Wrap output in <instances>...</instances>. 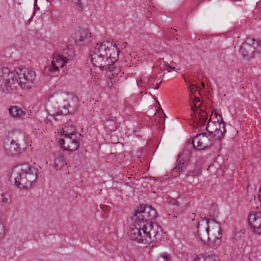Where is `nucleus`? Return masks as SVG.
I'll use <instances>...</instances> for the list:
<instances>
[{
    "mask_svg": "<svg viewBox=\"0 0 261 261\" xmlns=\"http://www.w3.org/2000/svg\"><path fill=\"white\" fill-rule=\"evenodd\" d=\"M156 217L157 213L151 205H140L132 218L134 227L130 231V239L139 243L154 242L159 236L161 228L150 220Z\"/></svg>",
    "mask_w": 261,
    "mask_h": 261,
    "instance_id": "nucleus-1",
    "label": "nucleus"
},
{
    "mask_svg": "<svg viewBox=\"0 0 261 261\" xmlns=\"http://www.w3.org/2000/svg\"><path fill=\"white\" fill-rule=\"evenodd\" d=\"M109 42L97 43L91 50V60L93 65L101 71L110 72L109 76H114L120 72L119 68H117L115 64L118 54L114 47H109Z\"/></svg>",
    "mask_w": 261,
    "mask_h": 261,
    "instance_id": "nucleus-2",
    "label": "nucleus"
},
{
    "mask_svg": "<svg viewBox=\"0 0 261 261\" xmlns=\"http://www.w3.org/2000/svg\"><path fill=\"white\" fill-rule=\"evenodd\" d=\"M38 169L25 163L15 166L12 169L10 178L20 189H28L37 179Z\"/></svg>",
    "mask_w": 261,
    "mask_h": 261,
    "instance_id": "nucleus-3",
    "label": "nucleus"
},
{
    "mask_svg": "<svg viewBox=\"0 0 261 261\" xmlns=\"http://www.w3.org/2000/svg\"><path fill=\"white\" fill-rule=\"evenodd\" d=\"M74 56V50L70 47L63 49L61 54L54 55L51 62L44 67V73L51 76H58L60 69L66 66Z\"/></svg>",
    "mask_w": 261,
    "mask_h": 261,
    "instance_id": "nucleus-4",
    "label": "nucleus"
},
{
    "mask_svg": "<svg viewBox=\"0 0 261 261\" xmlns=\"http://www.w3.org/2000/svg\"><path fill=\"white\" fill-rule=\"evenodd\" d=\"M20 84L14 70L10 71L7 67L0 69V90L5 94L16 93Z\"/></svg>",
    "mask_w": 261,
    "mask_h": 261,
    "instance_id": "nucleus-5",
    "label": "nucleus"
},
{
    "mask_svg": "<svg viewBox=\"0 0 261 261\" xmlns=\"http://www.w3.org/2000/svg\"><path fill=\"white\" fill-rule=\"evenodd\" d=\"M14 71L20 84V88L24 90L31 89L35 84L36 73L33 69L25 67H16Z\"/></svg>",
    "mask_w": 261,
    "mask_h": 261,
    "instance_id": "nucleus-6",
    "label": "nucleus"
},
{
    "mask_svg": "<svg viewBox=\"0 0 261 261\" xmlns=\"http://www.w3.org/2000/svg\"><path fill=\"white\" fill-rule=\"evenodd\" d=\"M23 133L16 132L11 137L5 139L4 148L6 152L11 155H16L20 152V143L24 140Z\"/></svg>",
    "mask_w": 261,
    "mask_h": 261,
    "instance_id": "nucleus-7",
    "label": "nucleus"
},
{
    "mask_svg": "<svg viewBox=\"0 0 261 261\" xmlns=\"http://www.w3.org/2000/svg\"><path fill=\"white\" fill-rule=\"evenodd\" d=\"M70 125V123H68L62 128L63 134L66 137V146H64V147L67 150L73 151L77 150L80 146V142L77 139V134L74 132L72 127L71 126L70 129L68 130V127Z\"/></svg>",
    "mask_w": 261,
    "mask_h": 261,
    "instance_id": "nucleus-8",
    "label": "nucleus"
},
{
    "mask_svg": "<svg viewBox=\"0 0 261 261\" xmlns=\"http://www.w3.org/2000/svg\"><path fill=\"white\" fill-rule=\"evenodd\" d=\"M206 130L209 133L210 136L214 140L220 141L226 133L225 123L222 119L217 121H209L206 127Z\"/></svg>",
    "mask_w": 261,
    "mask_h": 261,
    "instance_id": "nucleus-9",
    "label": "nucleus"
},
{
    "mask_svg": "<svg viewBox=\"0 0 261 261\" xmlns=\"http://www.w3.org/2000/svg\"><path fill=\"white\" fill-rule=\"evenodd\" d=\"M208 232L210 236L211 246L217 247L221 243V227L220 224L213 220H207Z\"/></svg>",
    "mask_w": 261,
    "mask_h": 261,
    "instance_id": "nucleus-10",
    "label": "nucleus"
},
{
    "mask_svg": "<svg viewBox=\"0 0 261 261\" xmlns=\"http://www.w3.org/2000/svg\"><path fill=\"white\" fill-rule=\"evenodd\" d=\"M208 226L206 222V219H202L201 221L198 223L197 230L195 232V235L199 241L203 243L209 242V244L211 245L210 236L208 232Z\"/></svg>",
    "mask_w": 261,
    "mask_h": 261,
    "instance_id": "nucleus-11",
    "label": "nucleus"
},
{
    "mask_svg": "<svg viewBox=\"0 0 261 261\" xmlns=\"http://www.w3.org/2000/svg\"><path fill=\"white\" fill-rule=\"evenodd\" d=\"M206 134L205 133L199 134L193 138L192 144L194 148L204 150L212 146V142Z\"/></svg>",
    "mask_w": 261,
    "mask_h": 261,
    "instance_id": "nucleus-12",
    "label": "nucleus"
},
{
    "mask_svg": "<svg viewBox=\"0 0 261 261\" xmlns=\"http://www.w3.org/2000/svg\"><path fill=\"white\" fill-rule=\"evenodd\" d=\"M248 223L252 232L261 234V212L250 214L248 217Z\"/></svg>",
    "mask_w": 261,
    "mask_h": 261,
    "instance_id": "nucleus-13",
    "label": "nucleus"
},
{
    "mask_svg": "<svg viewBox=\"0 0 261 261\" xmlns=\"http://www.w3.org/2000/svg\"><path fill=\"white\" fill-rule=\"evenodd\" d=\"M195 120L199 126H202L207 119V114L203 110L194 113Z\"/></svg>",
    "mask_w": 261,
    "mask_h": 261,
    "instance_id": "nucleus-14",
    "label": "nucleus"
},
{
    "mask_svg": "<svg viewBox=\"0 0 261 261\" xmlns=\"http://www.w3.org/2000/svg\"><path fill=\"white\" fill-rule=\"evenodd\" d=\"M9 113L12 117L17 118H22L25 115V112L21 108L16 106L11 107L9 109Z\"/></svg>",
    "mask_w": 261,
    "mask_h": 261,
    "instance_id": "nucleus-15",
    "label": "nucleus"
},
{
    "mask_svg": "<svg viewBox=\"0 0 261 261\" xmlns=\"http://www.w3.org/2000/svg\"><path fill=\"white\" fill-rule=\"evenodd\" d=\"M67 165L63 155L61 152H57L55 154L54 167L57 169H60Z\"/></svg>",
    "mask_w": 261,
    "mask_h": 261,
    "instance_id": "nucleus-16",
    "label": "nucleus"
},
{
    "mask_svg": "<svg viewBox=\"0 0 261 261\" xmlns=\"http://www.w3.org/2000/svg\"><path fill=\"white\" fill-rule=\"evenodd\" d=\"M91 35V33L89 32L87 30H83L80 32L79 38H76V42L81 43V44H82V42H86L89 41V38H90Z\"/></svg>",
    "mask_w": 261,
    "mask_h": 261,
    "instance_id": "nucleus-17",
    "label": "nucleus"
},
{
    "mask_svg": "<svg viewBox=\"0 0 261 261\" xmlns=\"http://www.w3.org/2000/svg\"><path fill=\"white\" fill-rule=\"evenodd\" d=\"M239 51L244 57H249L253 52V49L249 44L244 43L241 46Z\"/></svg>",
    "mask_w": 261,
    "mask_h": 261,
    "instance_id": "nucleus-18",
    "label": "nucleus"
},
{
    "mask_svg": "<svg viewBox=\"0 0 261 261\" xmlns=\"http://www.w3.org/2000/svg\"><path fill=\"white\" fill-rule=\"evenodd\" d=\"M105 127L109 131H114L116 128L115 118L111 119L110 117L107 119Z\"/></svg>",
    "mask_w": 261,
    "mask_h": 261,
    "instance_id": "nucleus-19",
    "label": "nucleus"
},
{
    "mask_svg": "<svg viewBox=\"0 0 261 261\" xmlns=\"http://www.w3.org/2000/svg\"><path fill=\"white\" fill-rule=\"evenodd\" d=\"M179 156L178 155V159L177 160V164L173 168V170L176 172L179 173L184 167H185V163L182 161L180 160Z\"/></svg>",
    "mask_w": 261,
    "mask_h": 261,
    "instance_id": "nucleus-20",
    "label": "nucleus"
},
{
    "mask_svg": "<svg viewBox=\"0 0 261 261\" xmlns=\"http://www.w3.org/2000/svg\"><path fill=\"white\" fill-rule=\"evenodd\" d=\"M247 41L248 42L247 43L251 46L253 50L255 47L259 46L260 43H261V41H259L258 40H256L255 39H248Z\"/></svg>",
    "mask_w": 261,
    "mask_h": 261,
    "instance_id": "nucleus-21",
    "label": "nucleus"
},
{
    "mask_svg": "<svg viewBox=\"0 0 261 261\" xmlns=\"http://www.w3.org/2000/svg\"><path fill=\"white\" fill-rule=\"evenodd\" d=\"M199 102H200V98L199 97H195L194 99V105L191 106V109L194 113L201 110V109H200V106L201 105V104H200V106L198 107L196 104V103Z\"/></svg>",
    "mask_w": 261,
    "mask_h": 261,
    "instance_id": "nucleus-22",
    "label": "nucleus"
},
{
    "mask_svg": "<svg viewBox=\"0 0 261 261\" xmlns=\"http://www.w3.org/2000/svg\"><path fill=\"white\" fill-rule=\"evenodd\" d=\"M9 200V195L7 193H1L0 194V200L4 203H8Z\"/></svg>",
    "mask_w": 261,
    "mask_h": 261,
    "instance_id": "nucleus-23",
    "label": "nucleus"
},
{
    "mask_svg": "<svg viewBox=\"0 0 261 261\" xmlns=\"http://www.w3.org/2000/svg\"><path fill=\"white\" fill-rule=\"evenodd\" d=\"M169 255L167 253H162L158 258V261H169Z\"/></svg>",
    "mask_w": 261,
    "mask_h": 261,
    "instance_id": "nucleus-24",
    "label": "nucleus"
},
{
    "mask_svg": "<svg viewBox=\"0 0 261 261\" xmlns=\"http://www.w3.org/2000/svg\"><path fill=\"white\" fill-rule=\"evenodd\" d=\"M69 112V110H68V105L67 106H64L63 107V110L61 111H59L58 112H57L55 114V116H60V115H67Z\"/></svg>",
    "mask_w": 261,
    "mask_h": 261,
    "instance_id": "nucleus-25",
    "label": "nucleus"
},
{
    "mask_svg": "<svg viewBox=\"0 0 261 261\" xmlns=\"http://www.w3.org/2000/svg\"><path fill=\"white\" fill-rule=\"evenodd\" d=\"M193 261H213V256H207L205 258H203L199 256H197L195 257Z\"/></svg>",
    "mask_w": 261,
    "mask_h": 261,
    "instance_id": "nucleus-26",
    "label": "nucleus"
},
{
    "mask_svg": "<svg viewBox=\"0 0 261 261\" xmlns=\"http://www.w3.org/2000/svg\"><path fill=\"white\" fill-rule=\"evenodd\" d=\"M5 230L3 224H0V237L5 234Z\"/></svg>",
    "mask_w": 261,
    "mask_h": 261,
    "instance_id": "nucleus-27",
    "label": "nucleus"
},
{
    "mask_svg": "<svg viewBox=\"0 0 261 261\" xmlns=\"http://www.w3.org/2000/svg\"><path fill=\"white\" fill-rule=\"evenodd\" d=\"M71 2L76 5L77 6L79 7L80 8H82V5L81 3V0H71Z\"/></svg>",
    "mask_w": 261,
    "mask_h": 261,
    "instance_id": "nucleus-28",
    "label": "nucleus"
},
{
    "mask_svg": "<svg viewBox=\"0 0 261 261\" xmlns=\"http://www.w3.org/2000/svg\"><path fill=\"white\" fill-rule=\"evenodd\" d=\"M168 69H172V70H174L175 68L174 67H172L169 64H166L165 66V70H168Z\"/></svg>",
    "mask_w": 261,
    "mask_h": 261,
    "instance_id": "nucleus-29",
    "label": "nucleus"
},
{
    "mask_svg": "<svg viewBox=\"0 0 261 261\" xmlns=\"http://www.w3.org/2000/svg\"><path fill=\"white\" fill-rule=\"evenodd\" d=\"M199 174V170H195L192 173V176H197Z\"/></svg>",
    "mask_w": 261,
    "mask_h": 261,
    "instance_id": "nucleus-30",
    "label": "nucleus"
},
{
    "mask_svg": "<svg viewBox=\"0 0 261 261\" xmlns=\"http://www.w3.org/2000/svg\"><path fill=\"white\" fill-rule=\"evenodd\" d=\"M59 143L61 145L66 144V138L65 139H61L59 140Z\"/></svg>",
    "mask_w": 261,
    "mask_h": 261,
    "instance_id": "nucleus-31",
    "label": "nucleus"
},
{
    "mask_svg": "<svg viewBox=\"0 0 261 261\" xmlns=\"http://www.w3.org/2000/svg\"><path fill=\"white\" fill-rule=\"evenodd\" d=\"M194 89L195 87L194 85H191L189 87V90L191 93L193 92V91L194 90Z\"/></svg>",
    "mask_w": 261,
    "mask_h": 261,
    "instance_id": "nucleus-32",
    "label": "nucleus"
},
{
    "mask_svg": "<svg viewBox=\"0 0 261 261\" xmlns=\"http://www.w3.org/2000/svg\"><path fill=\"white\" fill-rule=\"evenodd\" d=\"M112 86V82L111 81H110V82H108L107 87L110 88Z\"/></svg>",
    "mask_w": 261,
    "mask_h": 261,
    "instance_id": "nucleus-33",
    "label": "nucleus"
},
{
    "mask_svg": "<svg viewBox=\"0 0 261 261\" xmlns=\"http://www.w3.org/2000/svg\"><path fill=\"white\" fill-rule=\"evenodd\" d=\"M213 256V261H219L215 256Z\"/></svg>",
    "mask_w": 261,
    "mask_h": 261,
    "instance_id": "nucleus-34",
    "label": "nucleus"
},
{
    "mask_svg": "<svg viewBox=\"0 0 261 261\" xmlns=\"http://www.w3.org/2000/svg\"><path fill=\"white\" fill-rule=\"evenodd\" d=\"M68 123H70V122H68ZM68 123V122H67ZM67 124V123L65 124V125ZM70 124H71V125L70 126H68V130H70V127L71 126L72 127V128L74 129L73 126H72V124H71V123L70 122Z\"/></svg>",
    "mask_w": 261,
    "mask_h": 261,
    "instance_id": "nucleus-35",
    "label": "nucleus"
},
{
    "mask_svg": "<svg viewBox=\"0 0 261 261\" xmlns=\"http://www.w3.org/2000/svg\"><path fill=\"white\" fill-rule=\"evenodd\" d=\"M161 83V82L160 83H159L158 84H157L156 87H155V89H158L159 88Z\"/></svg>",
    "mask_w": 261,
    "mask_h": 261,
    "instance_id": "nucleus-36",
    "label": "nucleus"
},
{
    "mask_svg": "<svg viewBox=\"0 0 261 261\" xmlns=\"http://www.w3.org/2000/svg\"><path fill=\"white\" fill-rule=\"evenodd\" d=\"M137 82V84L138 86H139V84H140V83H141L142 82V80H140V81L138 82V81Z\"/></svg>",
    "mask_w": 261,
    "mask_h": 261,
    "instance_id": "nucleus-37",
    "label": "nucleus"
},
{
    "mask_svg": "<svg viewBox=\"0 0 261 261\" xmlns=\"http://www.w3.org/2000/svg\"><path fill=\"white\" fill-rule=\"evenodd\" d=\"M202 85L203 87H204V84L203 83H202Z\"/></svg>",
    "mask_w": 261,
    "mask_h": 261,
    "instance_id": "nucleus-38",
    "label": "nucleus"
}]
</instances>
